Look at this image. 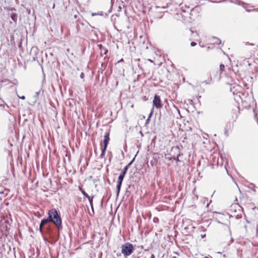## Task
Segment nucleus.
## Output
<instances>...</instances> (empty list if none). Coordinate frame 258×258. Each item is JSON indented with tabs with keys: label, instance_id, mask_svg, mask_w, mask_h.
I'll return each instance as SVG.
<instances>
[{
	"label": "nucleus",
	"instance_id": "obj_25",
	"mask_svg": "<svg viewBox=\"0 0 258 258\" xmlns=\"http://www.w3.org/2000/svg\"><path fill=\"white\" fill-rule=\"evenodd\" d=\"M79 190L81 191V192H82V191H84V190L83 189V188L81 187H79Z\"/></svg>",
	"mask_w": 258,
	"mask_h": 258
},
{
	"label": "nucleus",
	"instance_id": "obj_24",
	"mask_svg": "<svg viewBox=\"0 0 258 258\" xmlns=\"http://www.w3.org/2000/svg\"><path fill=\"white\" fill-rule=\"evenodd\" d=\"M122 61H123V58H121V59H120L119 60H118V61H117V63H119V62H122Z\"/></svg>",
	"mask_w": 258,
	"mask_h": 258
},
{
	"label": "nucleus",
	"instance_id": "obj_6",
	"mask_svg": "<svg viewBox=\"0 0 258 258\" xmlns=\"http://www.w3.org/2000/svg\"><path fill=\"white\" fill-rule=\"evenodd\" d=\"M170 156H172V157L175 156H180V150L178 146H173L171 148L170 153H169Z\"/></svg>",
	"mask_w": 258,
	"mask_h": 258
},
{
	"label": "nucleus",
	"instance_id": "obj_13",
	"mask_svg": "<svg viewBox=\"0 0 258 258\" xmlns=\"http://www.w3.org/2000/svg\"><path fill=\"white\" fill-rule=\"evenodd\" d=\"M11 17L14 22L16 23L17 21V15L16 13H12Z\"/></svg>",
	"mask_w": 258,
	"mask_h": 258
},
{
	"label": "nucleus",
	"instance_id": "obj_9",
	"mask_svg": "<svg viewBox=\"0 0 258 258\" xmlns=\"http://www.w3.org/2000/svg\"><path fill=\"white\" fill-rule=\"evenodd\" d=\"M124 176H121V175H119L118 179H117V194H118L120 191L121 184L122 180L123 179Z\"/></svg>",
	"mask_w": 258,
	"mask_h": 258
},
{
	"label": "nucleus",
	"instance_id": "obj_16",
	"mask_svg": "<svg viewBox=\"0 0 258 258\" xmlns=\"http://www.w3.org/2000/svg\"><path fill=\"white\" fill-rule=\"evenodd\" d=\"M153 114V108H152L151 110V112H150V113L149 114V116L148 118V119L146 120V122L147 123H148L150 121V117H151V116L152 115V114Z\"/></svg>",
	"mask_w": 258,
	"mask_h": 258
},
{
	"label": "nucleus",
	"instance_id": "obj_17",
	"mask_svg": "<svg viewBox=\"0 0 258 258\" xmlns=\"http://www.w3.org/2000/svg\"><path fill=\"white\" fill-rule=\"evenodd\" d=\"M82 194L87 198H89V195L86 192L85 190L82 191Z\"/></svg>",
	"mask_w": 258,
	"mask_h": 258
},
{
	"label": "nucleus",
	"instance_id": "obj_2",
	"mask_svg": "<svg viewBox=\"0 0 258 258\" xmlns=\"http://www.w3.org/2000/svg\"><path fill=\"white\" fill-rule=\"evenodd\" d=\"M240 113V107L237 105L231 106L228 111L229 119L233 122H236Z\"/></svg>",
	"mask_w": 258,
	"mask_h": 258
},
{
	"label": "nucleus",
	"instance_id": "obj_19",
	"mask_svg": "<svg viewBox=\"0 0 258 258\" xmlns=\"http://www.w3.org/2000/svg\"><path fill=\"white\" fill-rule=\"evenodd\" d=\"M165 158L168 159L169 161H171L173 160V158H172V156H170V157H165Z\"/></svg>",
	"mask_w": 258,
	"mask_h": 258
},
{
	"label": "nucleus",
	"instance_id": "obj_20",
	"mask_svg": "<svg viewBox=\"0 0 258 258\" xmlns=\"http://www.w3.org/2000/svg\"><path fill=\"white\" fill-rule=\"evenodd\" d=\"M190 45L191 46H194L197 45V43L195 42H191Z\"/></svg>",
	"mask_w": 258,
	"mask_h": 258
},
{
	"label": "nucleus",
	"instance_id": "obj_12",
	"mask_svg": "<svg viewBox=\"0 0 258 258\" xmlns=\"http://www.w3.org/2000/svg\"><path fill=\"white\" fill-rule=\"evenodd\" d=\"M225 71V66L223 64H221L220 65L219 69V78H221V75Z\"/></svg>",
	"mask_w": 258,
	"mask_h": 258
},
{
	"label": "nucleus",
	"instance_id": "obj_15",
	"mask_svg": "<svg viewBox=\"0 0 258 258\" xmlns=\"http://www.w3.org/2000/svg\"><path fill=\"white\" fill-rule=\"evenodd\" d=\"M94 198V196L90 197L89 196V198H87L89 201L90 204L92 208L93 209V199Z\"/></svg>",
	"mask_w": 258,
	"mask_h": 258
},
{
	"label": "nucleus",
	"instance_id": "obj_11",
	"mask_svg": "<svg viewBox=\"0 0 258 258\" xmlns=\"http://www.w3.org/2000/svg\"><path fill=\"white\" fill-rule=\"evenodd\" d=\"M133 163V161H132L131 162H130L126 166H125L123 170L122 171V172L120 173V175H121V176H123L124 177V175L125 174H126L127 170H128V167L131 166V165Z\"/></svg>",
	"mask_w": 258,
	"mask_h": 258
},
{
	"label": "nucleus",
	"instance_id": "obj_4",
	"mask_svg": "<svg viewBox=\"0 0 258 258\" xmlns=\"http://www.w3.org/2000/svg\"><path fill=\"white\" fill-rule=\"evenodd\" d=\"M121 248L122 253L126 257L132 254L134 250V246L130 242H126L121 246Z\"/></svg>",
	"mask_w": 258,
	"mask_h": 258
},
{
	"label": "nucleus",
	"instance_id": "obj_21",
	"mask_svg": "<svg viewBox=\"0 0 258 258\" xmlns=\"http://www.w3.org/2000/svg\"><path fill=\"white\" fill-rule=\"evenodd\" d=\"M74 17L75 19H77L78 17V14H75L74 16Z\"/></svg>",
	"mask_w": 258,
	"mask_h": 258
},
{
	"label": "nucleus",
	"instance_id": "obj_14",
	"mask_svg": "<svg viewBox=\"0 0 258 258\" xmlns=\"http://www.w3.org/2000/svg\"><path fill=\"white\" fill-rule=\"evenodd\" d=\"M99 46L100 47V49L101 50V52H103L104 54H106L108 50L104 47H103L102 45H99Z\"/></svg>",
	"mask_w": 258,
	"mask_h": 258
},
{
	"label": "nucleus",
	"instance_id": "obj_26",
	"mask_svg": "<svg viewBox=\"0 0 258 258\" xmlns=\"http://www.w3.org/2000/svg\"><path fill=\"white\" fill-rule=\"evenodd\" d=\"M84 73H82L81 74V77L82 78H83L84 77Z\"/></svg>",
	"mask_w": 258,
	"mask_h": 258
},
{
	"label": "nucleus",
	"instance_id": "obj_22",
	"mask_svg": "<svg viewBox=\"0 0 258 258\" xmlns=\"http://www.w3.org/2000/svg\"><path fill=\"white\" fill-rule=\"evenodd\" d=\"M143 100L144 101H147L148 100V98H147L146 96H144V97H143Z\"/></svg>",
	"mask_w": 258,
	"mask_h": 258
},
{
	"label": "nucleus",
	"instance_id": "obj_18",
	"mask_svg": "<svg viewBox=\"0 0 258 258\" xmlns=\"http://www.w3.org/2000/svg\"><path fill=\"white\" fill-rule=\"evenodd\" d=\"M179 156H175V157H173V160H175L176 161V162H179Z\"/></svg>",
	"mask_w": 258,
	"mask_h": 258
},
{
	"label": "nucleus",
	"instance_id": "obj_7",
	"mask_svg": "<svg viewBox=\"0 0 258 258\" xmlns=\"http://www.w3.org/2000/svg\"><path fill=\"white\" fill-rule=\"evenodd\" d=\"M162 156L156 153L154 154L152 159L151 160L150 163L152 166H156L158 164V160L162 157Z\"/></svg>",
	"mask_w": 258,
	"mask_h": 258
},
{
	"label": "nucleus",
	"instance_id": "obj_23",
	"mask_svg": "<svg viewBox=\"0 0 258 258\" xmlns=\"http://www.w3.org/2000/svg\"><path fill=\"white\" fill-rule=\"evenodd\" d=\"M19 97L20 98H21V99H23V100H24V99H25V96H21V97H20V96H19Z\"/></svg>",
	"mask_w": 258,
	"mask_h": 258
},
{
	"label": "nucleus",
	"instance_id": "obj_1",
	"mask_svg": "<svg viewBox=\"0 0 258 258\" xmlns=\"http://www.w3.org/2000/svg\"><path fill=\"white\" fill-rule=\"evenodd\" d=\"M48 215V217L47 218L44 219L41 221L39 225V230L41 232H42L43 226L49 222L53 223L58 229L62 228L60 216L55 209H51L49 210Z\"/></svg>",
	"mask_w": 258,
	"mask_h": 258
},
{
	"label": "nucleus",
	"instance_id": "obj_28",
	"mask_svg": "<svg viewBox=\"0 0 258 258\" xmlns=\"http://www.w3.org/2000/svg\"><path fill=\"white\" fill-rule=\"evenodd\" d=\"M54 6H55V4H53V8H54Z\"/></svg>",
	"mask_w": 258,
	"mask_h": 258
},
{
	"label": "nucleus",
	"instance_id": "obj_5",
	"mask_svg": "<svg viewBox=\"0 0 258 258\" xmlns=\"http://www.w3.org/2000/svg\"><path fill=\"white\" fill-rule=\"evenodd\" d=\"M163 106V104L160 96L156 94L153 100V107H155L157 109H160Z\"/></svg>",
	"mask_w": 258,
	"mask_h": 258
},
{
	"label": "nucleus",
	"instance_id": "obj_8",
	"mask_svg": "<svg viewBox=\"0 0 258 258\" xmlns=\"http://www.w3.org/2000/svg\"><path fill=\"white\" fill-rule=\"evenodd\" d=\"M9 190L0 185V199L5 198L9 194Z\"/></svg>",
	"mask_w": 258,
	"mask_h": 258
},
{
	"label": "nucleus",
	"instance_id": "obj_27",
	"mask_svg": "<svg viewBox=\"0 0 258 258\" xmlns=\"http://www.w3.org/2000/svg\"><path fill=\"white\" fill-rule=\"evenodd\" d=\"M11 11H15V9L14 8H12L11 9Z\"/></svg>",
	"mask_w": 258,
	"mask_h": 258
},
{
	"label": "nucleus",
	"instance_id": "obj_10",
	"mask_svg": "<svg viewBox=\"0 0 258 258\" xmlns=\"http://www.w3.org/2000/svg\"><path fill=\"white\" fill-rule=\"evenodd\" d=\"M199 229L201 233L200 234V236L201 238H204L206 237V234L205 233V232L206 231V229L203 226H201L199 228Z\"/></svg>",
	"mask_w": 258,
	"mask_h": 258
},
{
	"label": "nucleus",
	"instance_id": "obj_3",
	"mask_svg": "<svg viewBox=\"0 0 258 258\" xmlns=\"http://www.w3.org/2000/svg\"><path fill=\"white\" fill-rule=\"evenodd\" d=\"M110 141L109 132H106L104 136V139L102 142L100 143L101 154L100 157L103 158L105 156V151Z\"/></svg>",
	"mask_w": 258,
	"mask_h": 258
}]
</instances>
